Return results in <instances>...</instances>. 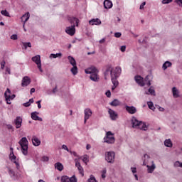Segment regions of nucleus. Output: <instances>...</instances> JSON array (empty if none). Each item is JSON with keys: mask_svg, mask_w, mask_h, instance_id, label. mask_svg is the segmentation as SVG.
I'll use <instances>...</instances> for the list:
<instances>
[{"mask_svg": "<svg viewBox=\"0 0 182 182\" xmlns=\"http://www.w3.org/2000/svg\"><path fill=\"white\" fill-rule=\"evenodd\" d=\"M98 72L99 71L95 67H90L85 69V73H87V75H90V79H91L92 82H99V75H97Z\"/></svg>", "mask_w": 182, "mask_h": 182, "instance_id": "1", "label": "nucleus"}, {"mask_svg": "<svg viewBox=\"0 0 182 182\" xmlns=\"http://www.w3.org/2000/svg\"><path fill=\"white\" fill-rule=\"evenodd\" d=\"M112 73H114V75H117V77H119V76H120V73H122V68H120V67H117L114 69L110 67L108 68L105 72V79H107V77L109 76V75H111V80H113Z\"/></svg>", "mask_w": 182, "mask_h": 182, "instance_id": "2", "label": "nucleus"}, {"mask_svg": "<svg viewBox=\"0 0 182 182\" xmlns=\"http://www.w3.org/2000/svg\"><path fill=\"white\" fill-rule=\"evenodd\" d=\"M18 144L21 146V151L24 156H28V149L29 142L28 141V139L26 137H23L18 141Z\"/></svg>", "mask_w": 182, "mask_h": 182, "instance_id": "3", "label": "nucleus"}, {"mask_svg": "<svg viewBox=\"0 0 182 182\" xmlns=\"http://www.w3.org/2000/svg\"><path fill=\"white\" fill-rule=\"evenodd\" d=\"M115 139L113 136V133L109 131L106 134V136L104 138V143H107L108 144H113L114 143Z\"/></svg>", "mask_w": 182, "mask_h": 182, "instance_id": "4", "label": "nucleus"}, {"mask_svg": "<svg viewBox=\"0 0 182 182\" xmlns=\"http://www.w3.org/2000/svg\"><path fill=\"white\" fill-rule=\"evenodd\" d=\"M4 97L7 105H11V100H14V99H15L16 97V95L15 94L11 95V90H9V88H7L4 93Z\"/></svg>", "mask_w": 182, "mask_h": 182, "instance_id": "5", "label": "nucleus"}, {"mask_svg": "<svg viewBox=\"0 0 182 182\" xmlns=\"http://www.w3.org/2000/svg\"><path fill=\"white\" fill-rule=\"evenodd\" d=\"M65 33L70 36H73L76 33V27L75 25H72L66 27Z\"/></svg>", "mask_w": 182, "mask_h": 182, "instance_id": "6", "label": "nucleus"}, {"mask_svg": "<svg viewBox=\"0 0 182 182\" xmlns=\"http://www.w3.org/2000/svg\"><path fill=\"white\" fill-rule=\"evenodd\" d=\"M105 160L107 163H114V152L108 151L105 154Z\"/></svg>", "mask_w": 182, "mask_h": 182, "instance_id": "7", "label": "nucleus"}, {"mask_svg": "<svg viewBox=\"0 0 182 182\" xmlns=\"http://www.w3.org/2000/svg\"><path fill=\"white\" fill-rule=\"evenodd\" d=\"M31 60L37 64L40 72H42V65L41 64V55H37L31 58Z\"/></svg>", "mask_w": 182, "mask_h": 182, "instance_id": "8", "label": "nucleus"}, {"mask_svg": "<svg viewBox=\"0 0 182 182\" xmlns=\"http://www.w3.org/2000/svg\"><path fill=\"white\" fill-rule=\"evenodd\" d=\"M84 114H85L84 123L86 124V122H87V120H89V119H90V117H92V109H90V108L85 109L84 111Z\"/></svg>", "mask_w": 182, "mask_h": 182, "instance_id": "9", "label": "nucleus"}, {"mask_svg": "<svg viewBox=\"0 0 182 182\" xmlns=\"http://www.w3.org/2000/svg\"><path fill=\"white\" fill-rule=\"evenodd\" d=\"M60 182H77V179L75 176H72L71 178L64 176L61 178Z\"/></svg>", "mask_w": 182, "mask_h": 182, "instance_id": "10", "label": "nucleus"}, {"mask_svg": "<svg viewBox=\"0 0 182 182\" xmlns=\"http://www.w3.org/2000/svg\"><path fill=\"white\" fill-rule=\"evenodd\" d=\"M108 113L111 120H117V117H119V115L116 113V112L110 108L108 109Z\"/></svg>", "mask_w": 182, "mask_h": 182, "instance_id": "11", "label": "nucleus"}, {"mask_svg": "<svg viewBox=\"0 0 182 182\" xmlns=\"http://www.w3.org/2000/svg\"><path fill=\"white\" fill-rule=\"evenodd\" d=\"M135 82L139 85V86H146V83H144V80L143 79V77L140 75L135 76Z\"/></svg>", "mask_w": 182, "mask_h": 182, "instance_id": "12", "label": "nucleus"}, {"mask_svg": "<svg viewBox=\"0 0 182 182\" xmlns=\"http://www.w3.org/2000/svg\"><path fill=\"white\" fill-rule=\"evenodd\" d=\"M117 75L114 73H112V82L114 85V86L112 87V90H114V89H116V87H117L118 85H119V81H117Z\"/></svg>", "mask_w": 182, "mask_h": 182, "instance_id": "13", "label": "nucleus"}, {"mask_svg": "<svg viewBox=\"0 0 182 182\" xmlns=\"http://www.w3.org/2000/svg\"><path fill=\"white\" fill-rule=\"evenodd\" d=\"M9 159L11 160V161H12V163L16 164L17 170H19V168H21V165L19 164V159H16V156H15V157L10 156Z\"/></svg>", "mask_w": 182, "mask_h": 182, "instance_id": "14", "label": "nucleus"}, {"mask_svg": "<svg viewBox=\"0 0 182 182\" xmlns=\"http://www.w3.org/2000/svg\"><path fill=\"white\" fill-rule=\"evenodd\" d=\"M68 21L70 22V23L72 25H75L76 26H79V18H76V17H70L68 18Z\"/></svg>", "mask_w": 182, "mask_h": 182, "instance_id": "15", "label": "nucleus"}, {"mask_svg": "<svg viewBox=\"0 0 182 182\" xmlns=\"http://www.w3.org/2000/svg\"><path fill=\"white\" fill-rule=\"evenodd\" d=\"M125 109H126L127 112H128L129 113V114H134V113H136L137 112V109L134 106L130 107L129 105H126Z\"/></svg>", "mask_w": 182, "mask_h": 182, "instance_id": "16", "label": "nucleus"}, {"mask_svg": "<svg viewBox=\"0 0 182 182\" xmlns=\"http://www.w3.org/2000/svg\"><path fill=\"white\" fill-rule=\"evenodd\" d=\"M31 17V15L29 14V12L25 14L21 17V21L23 22V26L25 28V23L29 21V18Z\"/></svg>", "mask_w": 182, "mask_h": 182, "instance_id": "17", "label": "nucleus"}, {"mask_svg": "<svg viewBox=\"0 0 182 182\" xmlns=\"http://www.w3.org/2000/svg\"><path fill=\"white\" fill-rule=\"evenodd\" d=\"M150 164H151V161H150V156L144 154L143 166H149Z\"/></svg>", "mask_w": 182, "mask_h": 182, "instance_id": "18", "label": "nucleus"}, {"mask_svg": "<svg viewBox=\"0 0 182 182\" xmlns=\"http://www.w3.org/2000/svg\"><path fill=\"white\" fill-rule=\"evenodd\" d=\"M38 114H39V112H31V117L33 120H38V122H42V118L39 117V116H38Z\"/></svg>", "mask_w": 182, "mask_h": 182, "instance_id": "19", "label": "nucleus"}, {"mask_svg": "<svg viewBox=\"0 0 182 182\" xmlns=\"http://www.w3.org/2000/svg\"><path fill=\"white\" fill-rule=\"evenodd\" d=\"M28 85H31V79L29 77L26 76L22 80L21 86L23 87L25 86H28Z\"/></svg>", "mask_w": 182, "mask_h": 182, "instance_id": "20", "label": "nucleus"}, {"mask_svg": "<svg viewBox=\"0 0 182 182\" xmlns=\"http://www.w3.org/2000/svg\"><path fill=\"white\" fill-rule=\"evenodd\" d=\"M14 124H16V127L17 129H21V127L22 126V119L21 117H17L14 120Z\"/></svg>", "mask_w": 182, "mask_h": 182, "instance_id": "21", "label": "nucleus"}, {"mask_svg": "<svg viewBox=\"0 0 182 182\" xmlns=\"http://www.w3.org/2000/svg\"><path fill=\"white\" fill-rule=\"evenodd\" d=\"M31 140L33 146H35L36 147H38V146H41V140L38 139L36 136H33Z\"/></svg>", "mask_w": 182, "mask_h": 182, "instance_id": "22", "label": "nucleus"}, {"mask_svg": "<svg viewBox=\"0 0 182 182\" xmlns=\"http://www.w3.org/2000/svg\"><path fill=\"white\" fill-rule=\"evenodd\" d=\"M90 25H102V21L99 18H92L89 21Z\"/></svg>", "mask_w": 182, "mask_h": 182, "instance_id": "23", "label": "nucleus"}, {"mask_svg": "<svg viewBox=\"0 0 182 182\" xmlns=\"http://www.w3.org/2000/svg\"><path fill=\"white\" fill-rule=\"evenodd\" d=\"M113 6V3L110 0H105L104 7L105 9H110Z\"/></svg>", "mask_w": 182, "mask_h": 182, "instance_id": "24", "label": "nucleus"}, {"mask_svg": "<svg viewBox=\"0 0 182 182\" xmlns=\"http://www.w3.org/2000/svg\"><path fill=\"white\" fill-rule=\"evenodd\" d=\"M151 165H147L146 167L148 168V173H153L156 168V165L154 164V161H151Z\"/></svg>", "mask_w": 182, "mask_h": 182, "instance_id": "25", "label": "nucleus"}, {"mask_svg": "<svg viewBox=\"0 0 182 182\" xmlns=\"http://www.w3.org/2000/svg\"><path fill=\"white\" fill-rule=\"evenodd\" d=\"M132 127L134 129H138L139 124H140V121L137 120L136 117H133L132 119Z\"/></svg>", "mask_w": 182, "mask_h": 182, "instance_id": "26", "label": "nucleus"}, {"mask_svg": "<svg viewBox=\"0 0 182 182\" xmlns=\"http://www.w3.org/2000/svg\"><path fill=\"white\" fill-rule=\"evenodd\" d=\"M172 93H173V97L175 98L180 97V92L178 91V90H177V87H173L172 88Z\"/></svg>", "mask_w": 182, "mask_h": 182, "instance_id": "27", "label": "nucleus"}, {"mask_svg": "<svg viewBox=\"0 0 182 182\" xmlns=\"http://www.w3.org/2000/svg\"><path fill=\"white\" fill-rule=\"evenodd\" d=\"M110 106H113L114 107H117V106H120V101H119V100L115 99L112 102H111L109 103Z\"/></svg>", "mask_w": 182, "mask_h": 182, "instance_id": "28", "label": "nucleus"}, {"mask_svg": "<svg viewBox=\"0 0 182 182\" xmlns=\"http://www.w3.org/2000/svg\"><path fill=\"white\" fill-rule=\"evenodd\" d=\"M138 129H140V130H146L147 126H146L144 122H140L139 124L138 125Z\"/></svg>", "mask_w": 182, "mask_h": 182, "instance_id": "29", "label": "nucleus"}, {"mask_svg": "<svg viewBox=\"0 0 182 182\" xmlns=\"http://www.w3.org/2000/svg\"><path fill=\"white\" fill-rule=\"evenodd\" d=\"M171 62L170 61H166L162 66V68L164 69V70H166V69H167V68H171Z\"/></svg>", "mask_w": 182, "mask_h": 182, "instance_id": "30", "label": "nucleus"}, {"mask_svg": "<svg viewBox=\"0 0 182 182\" xmlns=\"http://www.w3.org/2000/svg\"><path fill=\"white\" fill-rule=\"evenodd\" d=\"M55 167L59 171H62V170H63V165L60 162L55 164Z\"/></svg>", "mask_w": 182, "mask_h": 182, "instance_id": "31", "label": "nucleus"}, {"mask_svg": "<svg viewBox=\"0 0 182 182\" xmlns=\"http://www.w3.org/2000/svg\"><path fill=\"white\" fill-rule=\"evenodd\" d=\"M144 82L145 83V85L146 86H151V82L150 81V75H146L144 80Z\"/></svg>", "mask_w": 182, "mask_h": 182, "instance_id": "32", "label": "nucleus"}, {"mask_svg": "<svg viewBox=\"0 0 182 182\" xmlns=\"http://www.w3.org/2000/svg\"><path fill=\"white\" fill-rule=\"evenodd\" d=\"M9 170V174L14 178V180H16V176H15V171L14 170L11 169V168H8Z\"/></svg>", "mask_w": 182, "mask_h": 182, "instance_id": "33", "label": "nucleus"}, {"mask_svg": "<svg viewBox=\"0 0 182 182\" xmlns=\"http://www.w3.org/2000/svg\"><path fill=\"white\" fill-rule=\"evenodd\" d=\"M68 59L70 65H72V66H76V60L73 58V57L68 56Z\"/></svg>", "mask_w": 182, "mask_h": 182, "instance_id": "34", "label": "nucleus"}, {"mask_svg": "<svg viewBox=\"0 0 182 182\" xmlns=\"http://www.w3.org/2000/svg\"><path fill=\"white\" fill-rule=\"evenodd\" d=\"M164 145L166 147H173V143L171 142V140H170V139H166L164 141Z\"/></svg>", "mask_w": 182, "mask_h": 182, "instance_id": "35", "label": "nucleus"}, {"mask_svg": "<svg viewBox=\"0 0 182 182\" xmlns=\"http://www.w3.org/2000/svg\"><path fill=\"white\" fill-rule=\"evenodd\" d=\"M73 68H71V72L73 75H77V65H73Z\"/></svg>", "mask_w": 182, "mask_h": 182, "instance_id": "36", "label": "nucleus"}, {"mask_svg": "<svg viewBox=\"0 0 182 182\" xmlns=\"http://www.w3.org/2000/svg\"><path fill=\"white\" fill-rule=\"evenodd\" d=\"M62 56V53H56V54H50V58H53V59H56V58H60Z\"/></svg>", "mask_w": 182, "mask_h": 182, "instance_id": "37", "label": "nucleus"}, {"mask_svg": "<svg viewBox=\"0 0 182 182\" xmlns=\"http://www.w3.org/2000/svg\"><path fill=\"white\" fill-rule=\"evenodd\" d=\"M23 43V46L24 48V49H28V48H31L32 47V44H31L30 42L28 43Z\"/></svg>", "mask_w": 182, "mask_h": 182, "instance_id": "38", "label": "nucleus"}, {"mask_svg": "<svg viewBox=\"0 0 182 182\" xmlns=\"http://www.w3.org/2000/svg\"><path fill=\"white\" fill-rule=\"evenodd\" d=\"M147 105H148L149 108L151 109V110H154V109H156V107H154V105L153 104L152 102H148Z\"/></svg>", "mask_w": 182, "mask_h": 182, "instance_id": "39", "label": "nucleus"}, {"mask_svg": "<svg viewBox=\"0 0 182 182\" xmlns=\"http://www.w3.org/2000/svg\"><path fill=\"white\" fill-rule=\"evenodd\" d=\"M82 161L85 164H87V163H89V156L87 155H85L82 158Z\"/></svg>", "mask_w": 182, "mask_h": 182, "instance_id": "40", "label": "nucleus"}, {"mask_svg": "<svg viewBox=\"0 0 182 182\" xmlns=\"http://www.w3.org/2000/svg\"><path fill=\"white\" fill-rule=\"evenodd\" d=\"M153 87H151L149 89V92L150 93V95H151L152 96H156V91L154 90V89L152 88Z\"/></svg>", "mask_w": 182, "mask_h": 182, "instance_id": "41", "label": "nucleus"}, {"mask_svg": "<svg viewBox=\"0 0 182 182\" xmlns=\"http://www.w3.org/2000/svg\"><path fill=\"white\" fill-rule=\"evenodd\" d=\"M88 182H97V181L96 180V178H95V176L93 175H91L90 178L87 180Z\"/></svg>", "mask_w": 182, "mask_h": 182, "instance_id": "42", "label": "nucleus"}, {"mask_svg": "<svg viewBox=\"0 0 182 182\" xmlns=\"http://www.w3.org/2000/svg\"><path fill=\"white\" fill-rule=\"evenodd\" d=\"M1 15H4V16L9 17V12H8V11H6V10H2L1 11Z\"/></svg>", "mask_w": 182, "mask_h": 182, "instance_id": "43", "label": "nucleus"}, {"mask_svg": "<svg viewBox=\"0 0 182 182\" xmlns=\"http://www.w3.org/2000/svg\"><path fill=\"white\" fill-rule=\"evenodd\" d=\"M10 154H9V157H14L15 158V154H14V148L10 147Z\"/></svg>", "mask_w": 182, "mask_h": 182, "instance_id": "44", "label": "nucleus"}, {"mask_svg": "<svg viewBox=\"0 0 182 182\" xmlns=\"http://www.w3.org/2000/svg\"><path fill=\"white\" fill-rule=\"evenodd\" d=\"M11 39H12L13 41H16L18 39V35L16 34H13L11 36Z\"/></svg>", "mask_w": 182, "mask_h": 182, "instance_id": "45", "label": "nucleus"}, {"mask_svg": "<svg viewBox=\"0 0 182 182\" xmlns=\"http://www.w3.org/2000/svg\"><path fill=\"white\" fill-rule=\"evenodd\" d=\"M75 166L78 168L79 167H81L80 162L77 161V159L75 160Z\"/></svg>", "mask_w": 182, "mask_h": 182, "instance_id": "46", "label": "nucleus"}, {"mask_svg": "<svg viewBox=\"0 0 182 182\" xmlns=\"http://www.w3.org/2000/svg\"><path fill=\"white\" fill-rule=\"evenodd\" d=\"M175 2L182 8V0H175Z\"/></svg>", "mask_w": 182, "mask_h": 182, "instance_id": "47", "label": "nucleus"}, {"mask_svg": "<svg viewBox=\"0 0 182 182\" xmlns=\"http://www.w3.org/2000/svg\"><path fill=\"white\" fill-rule=\"evenodd\" d=\"M78 168V170H79V171H80V173L82 174V176H84V171H83V167H82V166H80V167H78L77 168Z\"/></svg>", "mask_w": 182, "mask_h": 182, "instance_id": "48", "label": "nucleus"}, {"mask_svg": "<svg viewBox=\"0 0 182 182\" xmlns=\"http://www.w3.org/2000/svg\"><path fill=\"white\" fill-rule=\"evenodd\" d=\"M5 60L1 63V69H4L5 68V65H6Z\"/></svg>", "mask_w": 182, "mask_h": 182, "instance_id": "49", "label": "nucleus"}, {"mask_svg": "<svg viewBox=\"0 0 182 182\" xmlns=\"http://www.w3.org/2000/svg\"><path fill=\"white\" fill-rule=\"evenodd\" d=\"M173 0H163L162 4H170V2H172Z\"/></svg>", "mask_w": 182, "mask_h": 182, "instance_id": "50", "label": "nucleus"}, {"mask_svg": "<svg viewBox=\"0 0 182 182\" xmlns=\"http://www.w3.org/2000/svg\"><path fill=\"white\" fill-rule=\"evenodd\" d=\"M105 95L107 97H110L112 96V92H110V90H108L106 92Z\"/></svg>", "mask_w": 182, "mask_h": 182, "instance_id": "51", "label": "nucleus"}, {"mask_svg": "<svg viewBox=\"0 0 182 182\" xmlns=\"http://www.w3.org/2000/svg\"><path fill=\"white\" fill-rule=\"evenodd\" d=\"M42 161H49V157L44 156L42 157Z\"/></svg>", "mask_w": 182, "mask_h": 182, "instance_id": "52", "label": "nucleus"}, {"mask_svg": "<svg viewBox=\"0 0 182 182\" xmlns=\"http://www.w3.org/2000/svg\"><path fill=\"white\" fill-rule=\"evenodd\" d=\"M114 36L115 38H120V36H122V33H119V32L115 33Z\"/></svg>", "mask_w": 182, "mask_h": 182, "instance_id": "53", "label": "nucleus"}, {"mask_svg": "<svg viewBox=\"0 0 182 182\" xmlns=\"http://www.w3.org/2000/svg\"><path fill=\"white\" fill-rule=\"evenodd\" d=\"M62 148L64 149V150H66V151H68V152H70V151H69V149L68 148V146H66V145H63L62 146Z\"/></svg>", "mask_w": 182, "mask_h": 182, "instance_id": "54", "label": "nucleus"}, {"mask_svg": "<svg viewBox=\"0 0 182 182\" xmlns=\"http://www.w3.org/2000/svg\"><path fill=\"white\" fill-rule=\"evenodd\" d=\"M120 50L121 52H126V46H121Z\"/></svg>", "mask_w": 182, "mask_h": 182, "instance_id": "55", "label": "nucleus"}, {"mask_svg": "<svg viewBox=\"0 0 182 182\" xmlns=\"http://www.w3.org/2000/svg\"><path fill=\"white\" fill-rule=\"evenodd\" d=\"M23 105L25 107H29V106H31V102H27L23 104Z\"/></svg>", "mask_w": 182, "mask_h": 182, "instance_id": "56", "label": "nucleus"}, {"mask_svg": "<svg viewBox=\"0 0 182 182\" xmlns=\"http://www.w3.org/2000/svg\"><path fill=\"white\" fill-rule=\"evenodd\" d=\"M6 73H8L9 75H11V68L6 67Z\"/></svg>", "mask_w": 182, "mask_h": 182, "instance_id": "57", "label": "nucleus"}, {"mask_svg": "<svg viewBox=\"0 0 182 182\" xmlns=\"http://www.w3.org/2000/svg\"><path fill=\"white\" fill-rule=\"evenodd\" d=\"M145 5H146V2L144 1V2L140 5L139 9H144Z\"/></svg>", "mask_w": 182, "mask_h": 182, "instance_id": "58", "label": "nucleus"}, {"mask_svg": "<svg viewBox=\"0 0 182 182\" xmlns=\"http://www.w3.org/2000/svg\"><path fill=\"white\" fill-rule=\"evenodd\" d=\"M70 154H73L75 157H77V154L75 151H70Z\"/></svg>", "mask_w": 182, "mask_h": 182, "instance_id": "59", "label": "nucleus"}, {"mask_svg": "<svg viewBox=\"0 0 182 182\" xmlns=\"http://www.w3.org/2000/svg\"><path fill=\"white\" fill-rule=\"evenodd\" d=\"M41 100L36 102L38 109L42 108V105H41Z\"/></svg>", "mask_w": 182, "mask_h": 182, "instance_id": "60", "label": "nucleus"}, {"mask_svg": "<svg viewBox=\"0 0 182 182\" xmlns=\"http://www.w3.org/2000/svg\"><path fill=\"white\" fill-rule=\"evenodd\" d=\"M175 167H180V161H177L174 164Z\"/></svg>", "mask_w": 182, "mask_h": 182, "instance_id": "61", "label": "nucleus"}, {"mask_svg": "<svg viewBox=\"0 0 182 182\" xmlns=\"http://www.w3.org/2000/svg\"><path fill=\"white\" fill-rule=\"evenodd\" d=\"M131 170L132 171V173L134 174V173H137V168H131Z\"/></svg>", "mask_w": 182, "mask_h": 182, "instance_id": "62", "label": "nucleus"}, {"mask_svg": "<svg viewBox=\"0 0 182 182\" xmlns=\"http://www.w3.org/2000/svg\"><path fill=\"white\" fill-rule=\"evenodd\" d=\"M7 128L9 129V130L14 131V127H12V125L11 124L7 125Z\"/></svg>", "mask_w": 182, "mask_h": 182, "instance_id": "63", "label": "nucleus"}, {"mask_svg": "<svg viewBox=\"0 0 182 182\" xmlns=\"http://www.w3.org/2000/svg\"><path fill=\"white\" fill-rule=\"evenodd\" d=\"M105 42H106V38H102L100 41V43H105Z\"/></svg>", "mask_w": 182, "mask_h": 182, "instance_id": "64", "label": "nucleus"}]
</instances>
